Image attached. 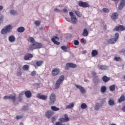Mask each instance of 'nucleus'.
I'll list each match as a JSON object with an SVG mask.
<instances>
[{"instance_id": "nucleus-1", "label": "nucleus", "mask_w": 125, "mask_h": 125, "mask_svg": "<svg viewBox=\"0 0 125 125\" xmlns=\"http://www.w3.org/2000/svg\"><path fill=\"white\" fill-rule=\"evenodd\" d=\"M59 122H56L55 125H63L62 123H68L70 121V118L67 114H64V118H59Z\"/></svg>"}, {"instance_id": "nucleus-2", "label": "nucleus", "mask_w": 125, "mask_h": 125, "mask_svg": "<svg viewBox=\"0 0 125 125\" xmlns=\"http://www.w3.org/2000/svg\"><path fill=\"white\" fill-rule=\"evenodd\" d=\"M65 79V76L64 75H61L60 76L58 80L57 81L55 84V89H57L60 87V84L63 83L64 80Z\"/></svg>"}, {"instance_id": "nucleus-3", "label": "nucleus", "mask_w": 125, "mask_h": 125, "mask_svg": "<svg viewBox=\"0 0 125 125\" xmlns=\"http://www.w3.org/2000/svg\"><path fill=\"white\" fill-rule=\"evenodd\" d=\"M114 38H111L107 40V43L109 44H114V43H116L117 41L119 40V37H120V35L119 33H116L114 35Z\"/></svg>"}, {"instance_id": "nucleus-4", "label": "nucleus", "mask_w": 125, "mask_h": 125, "mask_svg": "<svg viewBox=\"0 0 125 125\" xmlns=\"http://www.w3.org/2000/svg\"><path fill=\"white\" fill-rule=\"evenodd\" d=\"M29 47L30 50H34V49L42 48V44L41 43L35 42L33 44H30Z\"/></svg>"}, {"instance_id": "nucleus-5", "label": "nucleus", "mask_w": 125, "mask_h": 125, "mask_svg": "<svg viewBox=\"0 0 125 125\" xmlns=\"http://www.w3.org/2000/svg\"><path fill=\"white\" fill-rule=\"evenodd\" d=\"M11 29H12L11 25H8L1 29L0 33L2 35H5L7 33H10Z\"/></svg>"}, {"instance_id": "nucleus-6", "label": "nucleus", "mask_w": 125, "mask_h": 125, "mask_svg": "<svg viewBox=\"0 0 125 125\" xmlns=\"http://www.w3.org/2000/svg\"><path fill=\"white\" fill-rule=\"evenodd\" d=\"M56 101V97L55 96V94L53 93L50 96L49 104V105H53L54 104V102Z\"/></svg>"}, {"instance_id": "nucleus-7", "label": "nucleus", "mask_w": 125, "mask_h": 125, "mask_svg": "<svg viewBox=\"0 0 125 125\" xmlns=\"http://www.w3.org/2000/svg\"><path fill=\"white\" fill-rule=\"evenodd\" d=\"M78 5L80 7H83V8H86L90 6L87 2H83V1H79L78 2Z\"/></svg>"}, {"instance_id": "nucleus-8", "label": "nucleus", "mask_w": 125, "mask_h": 125, "mask_svg": "<svg viewBox=\"0 0 125 125\" xmlns=\"http://www.w3.org/2000/svg\"><path fill=\"white\" fill-rule=\"evenodd\" d=\"M113 0V1H119V0ZM125 5V0H121L118 6V9H119V10L123 9Z\"/></svg>"}, {"instance_id": "nucleus-9", "label": "nucleus", "mask_w": 125, "mask_h": 125, "mask_svg": "<svg viewBox=\"0 0 125 125\" xmlns=\"http://www.w3.org/2000/svg\"><path fill=\"white\" fill-rule=\"evenodd\" d=\"M54 115V112L52 110H47L45 113V116L47 119H50Z\"/></svg>"}, {"instance_id": "nucleus-10", "label": "nucleus", "mask_w": 125, "mask_h": 125, "mask_svg": "<svg viewBox=\"0 0 125 125\" xmlns=\"http://www.w3.org/2000/svg\"><path fill=\"white\" fill-rule=\"evenodd\" d=\"M69 68H77V64L71 62H68L66 64L65 68L69 70Z\"/></svg>"}, {"instance_id": "nucleus-11", "label": "nucleus", "mask_w": 125, "mask_h": 125, "mask_svg": "<svg viewBox=\"0 0 125 125\" xmlns=\"http://www.w3.org/2000/svg\"><path fill=\"white\" fill-rule=\"evenodd\" d=\"M3 99L5 100H6V99H11L14 102L16 100V95L12 96V95H11L10 96H5L3 97Z\"/></svg>"}, {"instance_id": "nucleus-12", "label": "nucleus", "mask_w": 125, "mask_h": 125, "mask_svg": "<svg viewBox=\"0 0 125 125\" xmlns=\"http://www.w3.org/2000/svg\"><path fill=\"white\" fill-rule=\"evenodd\" d=\"M42 64H43V61H35L33 66H35V68H37V67H41Z\"/></svg>"}, {"instance_id": "nucleus-13", "label": "nucleus", "mask_w": 125, "mask_h": 125, "mask_svg": "<svg viewBox=\"0 0 125 125\" xmlns=\"http://www.w3.org/2000/svg\"><path fill=\"white\" fill-rule=\"evenodd\" d=\"M125 31V26L124 27L123 25H119L117 26L115 28L113 29V31Z\"/></svg>"}, {"instance_id": "nucleus-14", "label": "nucleus", "mask_w": 125, "mask_h": 125, "mask_svg": "<svg viewBox=\"0 0 125 125\" xmlns=\"http://www.w3.org/2000/svg\"><path fill=\"white\" fill-rule=\"evenodd\" d=\"M60 73V70L59 68H55L51 72V75L53 76H57Z\"/></svg>"}, {"instance_id": "nucleus-15", "label": "nucleus", "mask_w": 125, "mask_h": 125, "mask_svg": "<svg viewBox=\"0 0 125 125\" xmlns=\"http://www.w3.org/2000/svg\"><path fill=\"white\" fill-rule=\"evenodd\" d=\"M33 57L34 56L33 55V54L27 53L24 55L23 59H24V60H30V59H31V58H33Z\"/></svg>"}, {"instance_id": "nucleus-16", "label": "nucleus", "mask_w": 125, "mask_h": 125, "mask_svg": "<svg viewBox=\"0 0 125 125\" xmlns=\"http://www.w3.org/2000/svg\"><path fill=\"white\" fill-rule=\"evenodd\" d=\"M56 40H59V38L57 36H54V37L52 38L51 41L54 42L55 44H57V45H59L60 44V42H59L56 41Z\"/></svg>"}, {"instance_id": "nucleus-17", "label": "nucleus", "mask_w": 125, "mask_h": 125, "mask_svg": "<svg viewBox=\"0 0 125 125\" xmlns=\"http://www.w3.org/2000/svg\"><path fill=\"white\" fill-rule=\"evenodd\" d=\"M37 98H39V99H42V100H47V96H45L44 95H41V93H39L37 94Z\"/></svg>"}, {"instance_id": "nucleus-18", "label": "nucleus", "mask_w": 125, "mask_h": 125, "mask_svg": "<svg viewBox=\"0 0 125 125\" xmlns=\"http://www.w3.org/2000/svg\"><path fill=\"white\" fill-rule=\"evenodd\" d=\"M111 19L113 20H116L119 18V15L117 13H114L111 16Z\"/></svg>"}, {"instance_id": "nucleus-19", "label": "nucleus", "mask_w": 125, "mask_h": 125, "mask_svg": "<svg viewBox=\"0 0 125 125\" xmlns=\"http://www.w3.org/2000/svg\"><path fill=\"white\" fill-rule=\"evenodd\" d=\"M111 80L109 77H107V76L104 75L102 77V80L104 83H108Z\"/></svg>"}, {"instance_id": "nucleus-20", "label": "nucleus", "mask_w": 125, "mask_h": 125, "mask_svg": "<svg viewBox=\"0 0 125 125\" xmlns=\"http://www.w3.org/2000/svg\"><path fill=\"white\" fill-rule=\"evenodd\" d=\"M24 94L27 98H30V97H32V92L29 90L26 91L24 92Z\"/></svg>"}, {"instance_id": "nucleus-21", "label": "nucleus", "mask_w": 125, "mask_h": 125, "mask_svg": "<svg viewBox=\"0 0 125 125\" xmlns=\"http://www.w3.org/2000/svg\"><path fill=\"white\" fill-rule=\"evenodd\" d=\"M71 21L72 24H77V22H78V19L76 16L71 17Z\"/></svg>"}, {"instance_id": "nucleus-22", "label": "nucleus", "mask_w": 125, "mask_h": 125, "mask_svg": "<svg viewBox=\"0 0 125 125\" xmlns=\"http://www.w3.org/2000/svg\"><path fill=\"white\" fill-rule=\"evenodd\" d=\"M75 86L76 87H77V88H78L79 89H80L82 93H83V92L85 91L84 90V88H83V86L81 85H76Z\"/></svg>"}, {"instance_id": "nucleus-23", "label": "nucleus", "mask_w": 125, "mask_h": 125, "mask_svg": "<svg viewBox=\"0 0 125 125\" xmlns=\"http://www.w3.org/2000/svg\"><path fill=\"white\" fill-rule=\"evenodd\" d=\"M82 35L83 37H87L88 36V31H87V29L86 28H84L83 30V33L82 34Z\"/></svg>"}, {"instance_id": "nucleus-24", "label": "nucleus", "mask_w": 125, "mask_h": 125, "mask_svg": "<svg viewBox=\"0 0 125 125\" xmlns=\"http://www.w3.org/2000/svg\"><path fill=\"white\" fill-rule=\"evenodd\" d=\"M124 101H125V96L124 95H122L118 100V103H122V102H124Z\"/></svg>"}, {"instance_id": "nucleus-25", "label": "nucleus", "mask_w": 125, "mask_h": 125, "mask_svg": "<svg viewBox=\"0 0 125 125\" xmlns=\"http://www.w3.org/2000/svg\"><path fill=\"white\" fill-rule=\"evenodd\" d=\"M9 41L10 42H15V37L13 35H11L9 37Z\"/></svg>"}, {"instance_id": "nucleus-26", "label": "nucleus", "mask_w": 125, "mask_h": 125, "mask_svg": "<svg viewBox=\"0 0 125 125\" xmlns=\"http://www.w3.org/2000/svg\"><path fill=\"white\" fill-rule=\"evenodd\" d=\"M100 70H107L108 69V66L106 65H101L99 66Z\"/></svg>"}, {"instance_id": "nucleus-27", "label": "nucleus", "mask_w": 125, "mask_h": 125, "mask_svg": "<svg viewBox=\"0 0 125 125\" xmlns=\"http://www.w3.org/2000/svg\"><path fill=\"white\" fill-rule=\"evenodd\" d=\"M17 31L19 33H23L25 31V28L23 27H20L17 29Z\"/></svg>"}, {"instance_id": "nucleus-28", "label": "nucleus", "mask_w": 125, "mask_h": 125, "mask_svg": "<svg viewBox=\"0 0 125 125\" xmlns=\"http://www.w3.org/2000/svg\"><path fill=\"white\" fill-rule=\"evenodd\" d=\"M74 104L73 103H70L69 105L66 106V109H72L74 107Z\"/></svg>"}, {"instance_id": "nucleus-29", "label": "nucleus", "mask_w": 125, "mask_h": 125, "mask_svg": "<svg viewBox=\"0 0 125 125\" xmlns=\"http://www.w3.org/2000/svg\"><path fill=\"white\" fill-rule=\"evenodd\" d=\"M108 104L110 106H113V105H115V101L113 100L109 99Z\"/></svg>"}, {"instance_id": "nucleus-30", "label": "nucleus", "mask_w": 125, "mask_h": 125, "mask_svg": "<svg viewBox=\"0 0 125 125\" xmlns=\"http://www.w3.org/2000/svg\"><path fill=\"white\" fill-rule=\"evenodd\" d=\"M98 54V52L96 50H93L92 51L91 55L92 56H96Z\"/></svg>"}, {"instance_id": "nucleus-31", "label": "nucleus", "mask_w": 125, "mask_h": 125, "mask_svg": "<svg viewBox=\"0 0 125 125\" xmlns=\"http://www.w3.org/2000/svg\"><path fill=\"white\" fill-rule=\"evenodd\" d=\"M17 76H18V77H21L22 76V70L21 68H20L19 71H17Z\"/></svg>"}, {"instance_id": "nucleus-32", "label": "nucleus", "mask_w": 125, "mask_h": 125, "mask_svg": "<svg viewBox=\"0 0 125 125\" xmlns=\"http://www.w3.org/2000/svg\"><path fill=\"white\" fill-rule=\"evenodd\" d=\"M51 109L53 111H59L60 110V108L57 107L55 106H51Z\"/></svg>"}, {"instance_id": "nucleus-33", "label": "nucleus", "mask_w": 125, "mask_h": 125, "mask_svg": "<svg viewBox=\"0 0 125 125\" xmlns=\"http://www.w3.org/2000/svg\"><path fill=\"white\" fill-rule=\"evenodd\" d=\"M29 67L28 64L24 65L22 66V69L23 70V71H28V70H29Z\"/></svg>"}, {"instance_id": "nucleus-34", "label": "nucleus", "mask_w": 125, "mask_h": 125, "mask_svg": "<svg viewBox=\"0 0 125 125\" xmlns=\"http://www.w3.org/2000/svg\"><path fill=\"white\" fill-rule=\"evenodd\" d=\"M101 92L104 93V92H106V90H107V88L105 86H102L101 88Z\"/></svg>"}, {"instance_id": "nucleus-35", "label": "nucleus", "mask_w": 125, "mask_h": 125, "mask_svg": "<svg viewBox=\"0 0 125 125\" xmlns=\"http://www.w3.org/2000/svg\"><path fill=\"white\" fill-rule=\"evenodd\" d=\"M115 89H116V85H112L109 86V90L110 91H114Z\"/></svg>"}, {"instance_id": "nucleus-36", "label": "nucleus", "mask_w": 125, "mask_h": 125, "mask_svg": "<svg viewBox=\"0 0 125 125\" xmlns=\"http://www.w3.org/2000/svg\"><path fill=\"white\" fill-rule=\"evenodd\" d=\"M75 14H76V15H77V16L78 17H82V16L83 15L81 14V12L79 11H75Z\"/></svg>"}, {"instance_id": "nucleus-37", "label": "nucleus", "mask_w": 125, "mask_h": 125, "mask_svg": "<svg viewBox=\"0 0 125 125\" xmlns=\"http://www.w3.org/2000/svg\"><path fill=\"white\" fill-rule=\"evenodd\" d=\"M28 41L31 42V43H35V39L33 37H30L29 38H28Z\"/></svg>"}, {"instance_id": "nucleus-38", "label": "nucleus", "mask_w": 125, "mask_h": 125, "mask_svg": "<svg viewBox=\"0 0 125 125\" xmlns=\"http://www.w3.org/2000/svg\"><path fill=\"white\" fill-rule=\"evenodd\" d=\"M103 10L105 13H108V12H110V9H109L108 8H104Z\"/></svg>"}, {"instance_id": "nucleus-39", "label": "nucleus", "mask_w": 125, "mask_h": 125, "mask_svg": "<svg viewBox=\"0 0 125 125\" xmlns=\"http://www.w3.org/2000/svg\"><path fill=\"white\" fill-rule=\"evenodd\" d=\"M81 108L82 109H86V108H87V105L86 104L83 103L81 104Z\"/></svg>"}, {"instance_id": "nucleus-40", "label": "nucleus", "mask_w": 125, "mask_h": 125, "mask_svg": "<svg viewBox=\"0 0 125 125\" xmlns=\"http://www.w3.org/2000/svg\"><path fill=\"white\" fill-rule=\"evenodd\" d=\"M114 60L115 61H121V60H122V58L120 57H115L114 58Z\"/></svg>"}, {"instance_id": "nucleus-41", "label": "nucleus", "mask_w": 125, "mask_h": 125, "mask_svg": "<svg viewBox=\"0 0 125 125\" xmlns=\"http://www.w3.org/2000/svg\"><path fill=\"white\" fill-rule=\"evenodd\" d=\"M10 13L12 15H16V14H17V12L15 10H12L10 11Z\"/></svg>"}, {"instance_id": "nucleus-42", "label": "nucleus", "mask_w": 125, "mask_h": 125, "mask_svg": "<svg viewBox=\"0 0 125 125\" xmlns=\"http://www.w3.org/2000/svg\"><path fill=\"white\" fill-rule=\"evenodd\" d=\"M61 49L63 50V51H67V49H68V47L66 46H62L61 47Z\"/></svg>"}, {"instance_id": "nucleus-43", "label": "nucleus", "mask_w": 125, "mask_h": 125, "mask_svg": "<svg viewBox=\"0 0 125 125\" xmlns=\"http://www.w3.org/2000/svg\"><path fill=\"white\" fill-rule=\"evenodd\" d=\"M34 23L36 26H40L41 25V21H34Z\"/></svg>"}, {"instance_id": "nucleus-44", "label": "nucleus", "mask_w": 125, "mask_h": 125, "mask_svg": "<svg viewBox=\"0 0 125 125\" xmlns=\"http://www.w3.org/2000/svg\"><path fill=\"white\" fill-rule=\"evenodd\" d=\"M81 42L83 44H85V43H86V40L83 38L81 40Z\"/></svg>"}, {"instance_id": "nucleus-45", "label": "nucleus", "mask_w": 125, "mask_h": 125, "mask_svg": "<svg viewBox=\"0 0 125 125\" xmlns=\"http://www.w3.org/2000/svg\"><path fill=\"white\" fill-rule=\"evenodd\" d=\"M100 108V106H99V104H97L95 107V110L97 111V110H99V108Z\"/></svg>"}, {"instance_id": "nucleus-46", "label": "nucleus", "mask_w": 125, "mask_h": 125, "mask_svg": "<svg viewBox=\"0 0 125 125\" xmlns=\"http://www.w3.org/2000/svg\"><path fill=\"white\" fill-rule=\"evenodd\" d=\"M3 20V16H1L0 17V25H1L2 23L3 22L2 21Z\"/></svg>"}, {"instance_id": "nucleus-47", "label": "nucleus", "mask_w": 125, "mask_h": 125, "mask_svg": "<svg viewBox=\"0 0 125 125\" xmlns=\"http://www.w3.org/2000/svg\"><path fill=\"white\" fill-rule=\"evenodd\" d=\"M79 44H80V42H79V41H78V40L74 41L75 45H79Z\"/></svg>"}, {"instance_id": "nucleus-48", "label": "nucleus", "mask_w": 125, "mask_h": 125, "mask_svg": "<svg viewBox=\"0 0 125 125\" xmlns=\"http://www.w3.org/2000/svg\"><path fill=\"white\" fill-rule=\"evenodd\" d=\"M21 110H23V111H26L27 110H28V107L27 106H23L21 109Z\"/></svg>"}, {"instance_id": "nucleus-49", "label": "nucleus", "mask_w": 125, "mask_h": 125, "mask_svg": "<svg viewBox=\"0 0 125 125\" xmlns=\"http://www.w3.org/2000/svg\"><path fill=\"white\" fill-rule=\"evenodd\" d=\"M36 71H34L31 72V76H32V77H35V76H36Z\"/></svg>"}, {"instance_id": "nucleus-50", "label": "nucleus", "mask_w": 125, "mask_h": 125, "mask_svg": "<svg viewBox=\"0 0 125 125\" xmlns=\"http://www.w3.org/2000/svg\"><path fill=\"white\" fill-rule=\"evenodd\" d=\"M23 118V116H17L16 119L17 120H20Z\"/></svg>"}, {"instance_id": "nucleus-51", "label": "nucleus", "mask_w": 125, "mask_h": 125, "mask_svg": "<svg viewBox=\"0 0 125 125\" xmlns=\"http://www.w3.org/2000/svg\"><path fill=\"white\" fill-rule=\"evenodd\" d=\"M69 15L70 16H71V17H75V15H74V13H73V12H69Z\"/></svg>"}, {"instance_id": "nucleus-52", "label": "nucleus", "mask_w": 125, "mask_h": 125, "mask_svg": "<svg viewBox=\"0 0 125 125\" xmlns=\"http://www.w3.org/2000/svg\"><path fill=\"white\" fill-rule=\"evenodd\" d=\"M51 122L52 123H54L56 121V119H55V117H53L51 119Z\"/></svg>"}, {"instance_id": "nucleus-53", "label": "nucleus", "mask_w": 125, "mask_h": 125, "mask_svg": "<svg viewBox=\"0 0 125 125\" xmlns=\"http://www.w3.org/2000/svg\"><path fill=\"white\" fill-rule=\"evenodd\" d=\"M91 74L92 75V76H96V72H95V71H92L91 72Z\"/></svg>"}, {"instance_id": "nucleus-54", "label": "nucleus", "mask_w": 125, "mask_h": 125, "mask_svg": "<svg viewBox=\"0 0 125 125\" xmlns=\"http://www.w3.org/2000/svg\"><path fill=\"white\" fill-rule=\"evenodd\" d=\"M23 94H24V92H21L20 94H19V97H21V96H23Z\"/></svg>"}, {"instance_id": "nucleus-55", "label": "nucleus", "mask_w": 125, "mask_h": 125, "mask_svg": "<svg viewBox=\"0 0 125 125\" xmlns=\"http://www.w3.org/2000/svg\"><path fill=\"white\" fill-rule=\"evenodd\" d=\"M62 11H63V12H64V13L68 12V11H67V10L66 9H62Z\"/></svg>"}, {"instance_id": "nucleus-56", "label": "nucleus", "mask_w": 125, "mask_h": 125, "mask_svg": "<svg viewBox=\"0 0 125 125\" xmlns=\"http://www.w3.org/2000/svg\"><path fill=\"white\" fill-rule=\"evenodd\" d=\"M122 110L123 112H125V105L122 108Z\"/></svg>"}, {"instance_id": "nucleus-57", "label": "nucleus", "mask_w": 125, "mask_h": 125, "mask_svg": "<svg viewBox=\"0 0 125 125\" xmlns=\"http://www.w3.org/2000/svg\"><path fill=\"white\" fill-rule=\"evenodd\" d=\"M3 9V7L1 5H0V11H1Z\"/></svg>"}, {"instance_id": "nucleus-58", "label": "nucleus", "mask_w": 125, "mask_h": 125, "mask_svg": "<svg viewBox=\"0 0 125 125\" xmlns=\"http://www.w3.org/2000/svg\"><path fill=\"white\" fill-rule=\"evenodd\" d=\"M104 30H107V25H104Z\"/></svg>"}, {"instance_id": "nucleus-59", "label": "nucleus", "mask_w": 125, "mask_h": 125, "mask_svg": "<svg viewBox=\"0 0 125 125\" xmlns=\"http://www.w3.org/2000/svg\"><path fill=\"white\" fill-rule=\"evenodd\" d=\"M54 11H60V10H59L58 9H57V8H55L54 9Z\"/></svg>"}, {"instance_id": "nucleus-60", "label": "nucleus", "mask_w": 125, "mask_h": 125, "mask_svg": "<svg viewBox=\"0 0 125 125\" xmlns=\"http://www.w3.org/2000/svg\"><path fill=\"white\" fill-rule=\"evenodd\" d=\"M85 53H86V51L85 50V51L83 52V54H85Z\"/></svg>"}, {"instance_id": "nucleus-61", "label": "nucleus", "mask_w": 125, "mask_h": 125, "mask_svg": "<svg viewBox=\"0 0 125 125\" xmlns=\"http://www.w3.org/2000/svg\"><path fill=\"white\" fill-rule=\"evenodd\" d=\"M21 100H22V99H19V101H21Z\"/></svg>"}, {"instance_id": "nucleus-62", "label": "nucleus", "mask_w": 125, "mask_h": 125, "mask_svg": "<svg viewBox=\"0 0 125 125\" xmlns=\"http://www.w3.org/2000/svg\"><path fill=\"white\" fill-rule=\"evenodd\" d=\"M110 125H116L115 124H111Z\"/></svg>"}, {"instance_id": "nucleus-63", "label": "nucleus", "mask_w": 125, "mask_h": 125, "mask_svg": "<svg viewBox=\"0 0 125 125\" xmlns=\"http://www.w3.org/2000/svg\"><path fill=\"white\" fill-rule=\"evenodd\" d=\"M70 30L72 29V26H70Z\"/></svg>"}]
</instances>
